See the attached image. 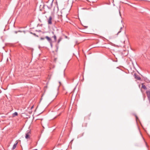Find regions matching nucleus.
<instances>
[{
	"label": "nucleus",
	"mask_w": 150,
	"mask_h": 150,
	"mask_svg": "<svg viewBox=\"0 0 150 150\" xmlns=\"http://www.w3.org/2000/svg\"><path fill=\"white\" fill-rule=\"evenodd\" d=\"M30 130H28L27 131V132L25 133V138L27 139L30 138L29 135L30 134Z\"/></svg>",
	"instance_id": "nucleus-1"
},
{
	"label": "nucleus",
	"mask_w": 150,
	"mask_h": 150,
	"mask_svg": "<svg viewBox=\"0 0 150 150\" xmlns=\"http://www.w3.org/2000/svg\"><path fill=\"white\" fill-rule=\"evenodd\" d=\"M134 78L137 79L139 80H141V78L139 76L137 75L135 73L134 74Z\"/></svg>",
	"instance_id": "nucleus-2"
},
{
	"label": "nucleus",
	"mask_w": 150,
	"mask_h": 150,
	"mask_svg": "<svg viewBox=\"0 0 150 150\" xmlns=\"http://www.w3.org/2000/svg\"><path fill=\"white\" fill-rule=\"evenodd\" d=\"M53 1L49 4H48L47 5V7L49 9H50L52 8V6Z\"/></svg>",
	"instance_id": "nucleus-3"
},
{
	"label": "nucleus",
	"mask_w": 150,
	"mask_h": 150,
	"mask_svg": "<svg viewBox=\"0 0 150 150\" xmlns=\"http://www.w3.org/2000/svg\"><path fill=\"white\" fill-rule=\"evenodd\" d=\"M52 17L51 16H50L49 17V18L48 20V24H49L51 25L52 24Z\"/></svg>",
	"instance_id": "nucleus-4"
},
{
	"label": "nucleus",
	"mask_w": 150,
	"mask_h": 150,
	"mask_svg": "<svg viewBox=\"0 0 150 150\" xmlns=\"http://www.w3.org/2000/svg\"><path fill=\"white\" fill-rule=\"evenodd\" d=\"M45 38L47 39L49 43L52 41L51 39L48 36H46Z\"/></svg>",
	"instance_id": "nucleus-5"
},
{
	"label": "nucleus",
	"mask_w": 150,
	"mask_h": 150,
	"mask_svg": "<svg viewBox=\"0 0 150 150\" xmlns=\"http://www.w3.org/2000/svg\"><path fill=\"white\" fill-rule=\"evenodd\" d=\"M18 142H17L14 144L12 148V150H13V149H15L16 148L18 144Z\"/></svg>",
	"instance_id": "nucleus-6"
},
{
	"label": "nucleus",
	"mask_w": 150,
	"mask_h": 150,
	"mask_svg": "<svg viewBox=\"0 0 150 150\" xmlns=\"http://www.w3.org/2000/svg\"><path fill=\"white\" fill-rule=\"evenodd\" d=\"M142 88L145 90L147 89V88L145 85H144L143 84H142Z\"/></svg>",
	"instance_id": "nucleus-7"
},
{
	"label": "nucleus",
	"mask_w": 150,
	"mask_h": 150,
	"mask_svg": "<svg viewBox=\"0 0 150 150\" xmlns=\"http://www.w3.org/2000/svg\"><path fill=\"white\" fill-rule=\"evenodd\" d=\"M62 38L61 37H60L59 38V39L58 40V43H59L60 41L62 40Z\"/></svg>",
	"instance_id": "nucleus-8"
},
{
	"label": "nucleus",
	"mask_w": 150,
	"mask_h": 150,
	"mask_svg": "<svg viewBox=\"0 0 150 150\" xmlns=\"http://www.w3.org/2000/svg\"><path fill=\"white\" fill-rule=\"evenodd\" d=\"M18 115V113L16 112H15L14 113H13V117H14L16 116H17Z\"/></svg>",
	"instance_id": "nucleus-9"
},
{
	"label": "nucleus",
	"mask_w": 150,
	"mask_h": 150,
	"mask_svg": "<svg viewBox=\"0 0 150 150\" xmlns=\"http://www.w3.org/2000/svg\"><path fill=\"white\" fill-rule=\"evenodd\" d=\"M52 38H54V40L55 41H56L57 40V37L55 35H54V36L52 37Z\"/></svg>",
	"instance_id": "nucleus-10"
},
{
	"label": "nucleus",
	"mask_w": 150,
	"mask_h": 150,
	"mask_svg": "<svg viewBox=\"0 0 150 150\" xmlns=\"http://www.w3.org/2000/svg\"><path fill=\"white\" fill-rule=\"evenodd\" d=\"M30 33L31 34H33V35L34 36H36V37H38V35H37L35 33H33L32 32H30Z\"/></svg>",
	"instance_id": "nucleus-11"
},
{
	"label": "nucleus",
	"mask_w": 150,
	"mask_h": 150,
	"mask_svg": "<svg viewBox=\"0 0 150 150\" xmlns=\"http://www.w3.org/2000/svg\"><path fill=\"white\" fill-rule=\"evenodd\" d=\"M51 47L52 48V41L50 42Z\"/></svg>",
	"instance_id": "nucleus-12"
},
{
	"label": "nucleus",
	"mask_w": 150,
	"mask_h": 150,
	"mask_svg": "<svg viewBox=\"0 0 150 150\" xmlns=\"http://www.w3.org/2000/svg\"><path fill=\"white\" fill-rule=\"evenodd\" d=\"M122 27H121V28H120V30L118 32L117 34H118L119 33H120L121 32V30H122Z\"/></svg>",
	"instance_id": "nucleus-13"
},
{
	"label": "nucleus",
	"mask_w": 150,
	"mask_h": 150,
	"mask_svg": "<svg viewBox=\"0 0 150 150\" xmlns=\"http://www.w3.org/2000/svg\"><path fill=\"white\" fill-rule=\"evenodd\" d=\"M45 38H42V37H41L40 38V39L41 40H44L45 39Z\"/></svg>",
	"instance_id": "nucleus-14"
},
{
	"label": "nucleus",
	"mask_w": 150,
	"mask_h": 150,
	"mask_svg": "<svg viewBox=\"0 0 150 150\" xmlns=\"http://www.w3.org/2000/svg\"><path fill=\"white\" fill-rule=\"evenodd\" d=\"M14 32L15 33L17 34L18 33V31H15Z\"/></svg>",
	"instance_id": "nucleus-15"
},
{
	"label": "nucleus",
	"mask_w": 150,
	"mask_h": 150,
	"mask_svg": "<svg viewBox=\"0 0 150 150\" xmlns=\"http://www.w3.org/2000/svg\"><path fill=\"white\" fill-rule=\"evenodd\" d=\"M36 31H38V32H40L41 31L40 30H36Z\"/></svg>",
	"instance_id": "nucleus-16"
},
{
	"label": "nucleus",
	"mask_w": 150,
	"mask_h": 150,
	"mask_svg": "<svg viewBox=\"0 0 150 150\" xmlns=\"http://www.w3.org/2000/svg\"><path fill=\"white\" fill-rule=\"evenodd\" d=\"M65 38H67V36H66V35L65 36Z\"/></svg>",
	"instance_id": "nucleus-17"
},
{
	"label": "nucleus",
	"mask_w": 150,
	"mask_h": 150,
	"mask_svg": "<svg viewBox=\"0 0 150 150\" xmlns=\"http://www.w3.org/2000/svg\"><path fill=\"white\" fill-rule=\"evenodd\" d=\"M136 120H137V119H138V117H137V116H136Z\"/></svg>",
	"instance_id": "nucleus-18"
},
{
	"label": "nucleus",
	"mask_w": 150,
	"mask_h": 150,
	"mask_svg": "<svg viewBox=\"0 0 150 150\" xmlns=\"http://www.w3.org/2000/svg\"><path fill=\"white\" fill-rule=\"evenodd\" d=\"M18 31V32H22V31H21V30H19Z\"/></svg>",
	"instance_id": "nucleus-19"
},
{
	"label": "nucleus",
	"mask_w": 150,
	"mask_h": 150,
	"mask_svg": "<svg viewBox=\"0 0 150 150\" xmlns=\"http://www.w3.org/2000/svg\"><path fill=\"white\" fill-rule=\"evenodd\" d=\"M65 69L64 70V71H65Z\"/></svg>",
	"instance_id": "nucleus-20"
},
{
	"label": "nucleus",
	"mask_w": 150,
	"mask_h": 150,
	"mask_svg": "<svg viewBox=\"0 0 150 150\" xmlns=\"http://www.w3.org/2000/svg\"><path fill=\"white\" fill-rule=\"evenodd\" d=\"M52 33H53V34H54V32H52Z\"/></svg>",
	"instance_id": "nucleus-21"
},
{
	"label": "nucleus",
	"mask_w": 150,
	"mask_h": 150,
	"mask_svg": "<svg viewBox=\"0 0 150 150\" xmlns=\"http://www.w3.org/2000/svg\"><path fill=\"white\" fill-rule=\"evenodd\" d=\"M149 94L150 95V92H149Z\"/></svg>",
	"instance_id": "nucleus-22"
},
{
	"label": "nucleus",
	"mask_w": 150,
	"mask_h": 150,
	"mask_svg": "<svg viewBox=\"0 0 150 150\" xmlns=\"http://www.w3.org/2000/svg\"><path fill=\"white\" fill-rule=\"evenodd\" d=\"M23 32L24 33H25V31H23Z\"/></svg>",
	"instance_id": "nucleus-23"
},
{
	"label": "nucleus",
	"mask_w": 150,
	"mask_h": 150,
	"mask_svg": "<svg viewBox=\"0 0 150 150\" xmlns=\"http://www.w3.org/2000/svg\"><path fill=\"white\" fill-rule=\"evenodd\" d=\"M149 101L150 102V98L149 99Z\"/></svg>",
	"instance_id": "nucleus-24"
},
{
	"label": "nucleus",
	"mask_w": 150,
	"mask_h": 150,
	"mask_svg": "<svg viewBox=\"0 0 150 150\" xmlns=\"http://www.w3.org/2000/svg\"><path fill=\"white\" fill-rule=\"evenodd\" d=\"M59 83H60V82H59Z\"/></svg>",
	"instance_id": "nucleus-25"
},
{
	"label": "nucleus",
	"mask_w": 150,
	"mask_h": 150,
	"mask_svg": "<svg viewBox=\"0 0 150 150\" xmlns=\"http://www.w3.org/2000/svg\"><path fill=\"white\" fill-rule=\"evenodd\" d=\"M119 13H120V11L119 12Z\"/></svg>",
	"instance_id": "nucleus-26"
}]
</instances>
